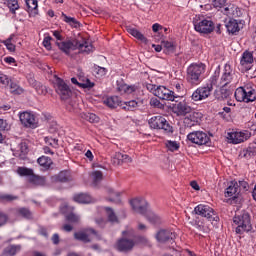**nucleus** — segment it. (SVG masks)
<instances>
[{
    "label": "nucleus",
    "mask_w": 256,
    "mask_h": 256,
    "mask_svg": "<svg viewBox=\"0 0 256 256\" xmlns=\"http://www.w3.org/2000/svg\"><path fill=\"white\" fill-rule=\"evenodd\" d=\"M240 189L239 184L236 181L230 182L229 186L226 188L224 192L225 197H230V203H237V199L239 197Z\"/></svg>",
    "instance_id": "obj_16"
},
{
    "label": "nucleus",
    "mask_w": 256,
    "mask_h": 256,
    "mask_svg": "<svg viewBox=\"0 0 256 256\" xmlns=\"http://www.w3.org/2000/svg\"><path fill=\"white\" fill-rule=\"evenodd\" d=\"M7 4V7H9L11 13L15 14L17 9H19V1L18 0H4Z\"/></svg>",
    "instance_id": "obj_44"
},
{
    "label": "nucleus",
    "mask_w": 256,
    "mask_h": 256,
    "mask_svg": "<svg viewBox=\"0 0 256 256\" xmlns=\"http://www.w3.org/2000/svg\"><path fill=\"white\" fill-rule=\"evenodd\" d=\"M90 178L92 180V185H94V187H97V185H99V182L103 181V172L99 170L92 171L90 173Z\"/></svg>",
    "instance_id": "obj_32"
},
{
    "label": "nucleus",
    "mask_w": 256,
    "mask_h": 256,
    "mask_svg": "<svg viewBox=\"0 0 256 256\" xmlns=\"http://www.w3.org/2000/svg\"><path fill=\"white\" fill-rule=\"evenodd\" d=\"M137 85H127L125 83L118 84V91L119 93L131 95L132 93H135L137 91Z\"/></svg>",
    "instance_id": "obj_26"
},
{
    "label": "nucleus",
    "mask_w": 256,
    "mask_h": 256,
    "mask_svg": "<svg viewBox=\"0 0 256 256\" xmlns=\"http://www.w3.org/2000/svg\"><path fill=\"white\" fill-rule=\"evenodd\" d=\"M130 205L136 213L140 215H145L147 213V200L143 198H134L130 201Z\"/></svg>",
    "instance_id": "obj_19"
},
{
    "label": "nucleus",
    "mask_w": 256,
    "mask_h": 256,
    "mask_svg": "<svg viewBox=\"0 0 256 256\" xmlns=\"http://www.w3.org/2000/svg\"><path fill=\"white\" fill-rule=\"evenodd\" d=\"M9 76L8 75H5L3 73H0V83L2 85H9Z\"/></svg>",
    "instance_id": "obj_59"
},
{
    "label": "nucleus",
    "mask_w": 256,
    "mask_h": 256,
    "mask_svg": "<svg viewBox=\"0 0 256 256\" xmlns=\"http://www.w3.org/2000/svg\"><path fill=\"white\" fill-rule=\"evenodd\" d=\"M150 106L155 107L156 109H163V107H165L163 103H161V101L156 97L150 99Z\"/></svg>",
    "instance_id": "obj_50"
},
{
    "label": "nucleus",
    "mask_w": 256,
    "mask_h": 256,
    "mask_svg": "<svg viewBox=\"0 0 256 256\" xmlns=\"http://www.w3.org/2000/svg\"><path fill=\"white\" fill-rule=\"evenodd\" d=\"M251 138V132L248 130L244 131H233L228 132L227 139L229 143H233V145H239V143H243Z\"/></svg>",
    "instance_id": "obj_9"
},
{
    "label": "nucleus",
    "mask_w": 256,
    "mask_h": 256,
    "mask_svg": "<svg viewBox=\"0 0 256 256\" xmlns=\"http://www.w3.org/2000/svg\"><path fill=\"white\" fill-rule=\"evenodd\" d=\"M253 52L245 51L242 54L240 65L245 71H249L253 67Z\"/></svg>",
    "instance_id": "obj_21"
},
{
    "label": "nucleus",
    "mask_w": 256,
    "mask_h": 256,
    "mask_svg": "<svg viewBox=\"0 0 256 256\" xmlns=\"http://www.w3.org/2000/svg\"><path fill=\"white\" fill-rule=\"evenodd\" d=\"M194 213L201 217H205L211 222L215 221V223H217L219 221V216L215 214V210L209 205L199 204L194 208Z\"/></svg>",
    "instance_id": "obj_7"
},
{
    "label": "nucleus",
    "mask_w": 256,
    "mask_h": 256,
    "mask_svg": "<svg viewBox=\"0 0 256 256\" xmlns=\"http://www.w3.org/2000/svg\"><path fill=\"white\" fill-rule=\"evenodd\" d=\"M225 27H226L228 33H232V35L235 34V33H238V31H240L239 23L235 19H230L226 23Z\"/></svg>",
    "instance_id": "obj_31"
},
{
    "label": "nucleus",
    "mask_w": 256,
    "mask_h": 256,
    "mask_svg": "<svg viewBox=\"0 0 256 256\" xmlns=\"http://www.w3.org/2000/svg\"><path fill=\"white\" fill-rule=\"evenodd\" d=\"M187 139L190 143H194L195 145H207V143L211 141L209 135L203 131L190 132L187 135Z\"/></svg>",
    "instance_id": "obj_12"
},
{
    "label": "nucleus",
    "mask_w": 256,
    "mask_h": 256,
    "mask_svg": "<svg viewBox=\"0 0 256 256\" xmlns=\"http://www.w3.org/2000/svg\"><path fill=\"white\" fill-rule=\"evenodd\" d=\"M29 183L32 185H36L38 187H45L47 185V179L45 176H39V175H33L30 178H28Z\"/></svg>",
    "instance_id": "obj_27"
},
{
    "label": "nucleus",
    "mask_w": 256,
    "mask_h": 256,
    "mask_svg": "<svg viewBox=\"0 0 256 256\" xmlns=\"http://www.w3.org/2000/svg\"><path fill=\"white\" fill-rule=\"evenodd\" d=\"M21 251V245H9L3 250L4 256H15Z\"/></svg>",
    "instance_id": "obj_29"
},
{
    "label": "nucleus",
    "mask_w": 256,
    "mask_h": 256,
    "mask_svg": "<svg viewBox=\"0 0 256 256\" xmlns=\"http://www.w3.org/2000/svg\"><path fill=\"white\" fill-rule=\"evenodd\" d=\"M37 163L40 167H43V169H49V167L53 165V160H51L47 156H41L40 158H38Z\"/></svg>",
    "instance_id": "obj_34"
},
{
    "label": "nucleus",
    "mask_w": 256,
    "mask_h": 256,
    "mask_svg": "<svg viewBox=\"0 0 256 256\" xmlns=\"http://www.w3.org/2000/svg\"><path fill=\"white\" fill-rule=\"evenodd\" d=\"M11 129V125L7 123V120L0 118V131H9Z\"/></svg>",
    "instance_id": "obj_55"
},
{
    "label": "nucleus",
    "mask_w": 256,
    "mask_h": 256,
    "mask_svg": "<svg viewBox=\"0 0 256 256\" xmlns=\"http://www.w3.org/2000/svg\"><path fill=\"white\" fill-rule=\"evenodd\" d=\"M148 124L150 125L151 129H162V131H164V133L167 135L173 133V126H171L169 121H167V119L161 115L151 117L148 120Z\"/></svg>",
    "instance_id": "obj_6"
},
{
    "label": "nucleus",
    "mask_w": 256,
    "mask_h": 256,
    "mask_svg": "<svg viewBox=\"0 0 256 256\" xmlns=\"http://www.w3.org/2000/svg\"><path fill=\"white\" fill-rule=\"evenodd\" d=\"M10 92L13 93V95H21V93H23V88H21L18 83L11 82Z\"/></svg>",
    "instance_id": "obj_47"
},
{
    "label": "nucleus",
    "mask_w": 256,
    "mask_h": 256,
    "mask_svg": "<svg viewBox=\"0 0 256 256\" xmlns=\"http://www.w3.org/2000/svg\"><path fill=\"white\" fill-rule=\"evenodd\" d=\"M19 119L24 127H29L30 129L37 128V120H35V115L31 112H22L19 114Z\"/></svg>",
    "instance_id": "obj_17"
},
{
    "label": "nucleus",
    "mask_w": 256,
    "mask_h": 256,
    "mask_svg": "<svg viewBox=\"0 0 256 256\" xmlns=\"http://www.w3.org/2000/svg\"><path fill=\"white\" fill-rule=\"evenodd\" d=\"M127 31L130 35H132V37L138 39V41H141L142 43H147V38L139 30L135 28H128Z\"/></svg>",
    "instance_id": "obj_33"
},
{
    "label": "nucleus",
    "mask_w": 256,
    "mask_h": 256,
    "mask_svg": "<svg viewBox=\"0 0 256 256\" xmlns=\"http://www.w3.org/2000/svg\"><path fill=\"white\" fill-rule=\"evenodd\" d=\"M238 188H239L240 190L243 189V191H248V190H249V183H247V182L244 181V180L239 181Z\"/></svg>",
    "instance_id": "obj_62"
},
{
    "label": "nucleus",
    "mask_w": 256,
    "mask_h": 256,
    "mask_svg": "<svg viewBox=\"0 0 256 256\" xmlns=\"http://www.w3.org/2000/svg\"><path fill=\"white\" fill-rule=\"evenodd\" d=\"M56 82H55V89L56 93L60 95L61 99H69V96L71 95V89L69 88V85L65 83V81L57 76H55Z\"/></svg>",
    "instance_id": "obj_13"
},
{
    "label": "nucleus",
    "mask_w": 256,
    "mask_h": 256,
    "mask_svg": "<svg viewBox=\"0 0 256 256\" xmlns=\"http://www.w3.org/2000/svg\"><path fill=\"white\" fill-rule=\"evenodd\" d=\"M36 93H38V95H47V87H45L44 85L38 84L36 86Z\"/></svg>",
    "instance_id": "obj_57"
},
{
    "label": "nucleus",
    "mask_w": 256,
    "mask_h": 256,
    "mask_svg": "<svg viewBox=\"0 0 256 256\" xmlns=\"http://www.w3.org/2000/svg\"><path fill=\"white\" fill-rule=\"evenodd\" d=\"M189 224L192 225V227H195V229H198V231L205 232V226L203 225V222L199 220V218L190 220Z\"/></svg>",
    "instance_id": "obj_43"
},
{
    "label": "nucleus",
    "mask_w": 256,
    "mask_h": 256,
    "mask_svg": "<svg viewBox=\"0 0 256 256\" xmlns=\"http://www.w3.org/2000/svg\"><path fill=\"white\" fill-rule=\"evenodd\" d=\"M26 6L30 15H37L39 13L37 0H26Z\"/></svg>",
    "instance_id": "obj_30"
},
{
    "label": "nucleus",
    "mask_w": 256,
    "mask_h": 256,
    "mask_svg": "<svg viewBox=\"0 0 256 256\" xmlns=\"http://www.w3.org/2000/svg\"><path fill=\"white\" fill-rule=\"evenodd\" d=\"M212 91L213 85L211 84L207 86H200L192 93L191 99L195 102L205 101V99H208L211 96Z\"/></svg>",
    "instance_id": "obj_10"
},
{
    "label": "nucleus",
    "mask_w": 256,
    "mask_h": 256,
    "mask_svg": "<svg viewBox=\"0 0 256 256\" xmlns=\"http://www.w3.org/2000/svg\"><path fill=\"white\" fill-rule=\"evenodd\" d=\"M226 1L225 0H214L213 5L216 9H221V7L225 6Z\"/></svg>",
    "instance_id": "obj_61"
},
{
    "label": "nucleus",
    "mask_w": 256,
    "mask_h": 256,
    "mask_svg": "<svg viewBox=\"0 0 256 256\" xmlns=\"http://www.w3.org/2000/svg\"><path fill=\"white\" fill-rule=\"evenodd\" d=\"M131 157L129 155L121 153V152H116L112 156V163L113 165H123V163H131Z\"/></svg>",
    "instance_id": "obj_23"
},
{
    "label": "nucleus",
    "mask_w": 256,
    "mask_h": 256,
    "mask_svg": "<svg viewBox=\"0 0 256 256\" xmlns=\"http://www.w3.org/2000/svg\"><path fill=\"white\" fill-rule=\"evenodd\" d=\"M53 38H51V36H45L44 40H43V47H45V49H47V51H51V40Z\"/></svg>",
    "instance_id": "obj_56"
},
{
    "label": "nucleus",
    "mask_w": 256,
    "mask_h": 256,
    "mask_svg": "<svg viewBox=\"0 0 256 256\" xmlns=\"http://www.w3.org/2000/svg\"><path fill=\"white\" fill-rule=\"evenodd\" d=\"M165 147L168 149V151L173 153L179 150V143L177 141L167 140L165 142Z\"/></svg>",
    "instance_id": "obj_45"
},
{
    "label": "nucleus",
    "mask_w": 256,
    "mask_h": 256,
    "mask_svg": "<svg viewBox=\"0 0 256 256\" xmlns=\"http://www.w3.org/2000/svg\"><path fill=\"white\" fill-rule=\"evenodd\" d=\"M162 49H164V53H166V55H170V53H174L175 45L173 44V42L163 40Z\"/></svg>",
    "instance_id": "obj_41"
},
{
    "label": "nucleus",
    "mask_w": 256,
    "mask_h": 256,
    "mask_svg": "<svg viewBox=\"0 0 256 256\" xmlns=\"http://www.w3.org/2000/svg\"><path fill=\"white\" fill-rule=\"evenodd\" d=\"M235 11H237V6L230 4L228 7L224 8L225 15H235Z\"/></svg>",
    "instance_id": "obj_54"
},
{
    "label": "nucleus",
    "mask_w": 256,
    "mask_h": 256,
    "mask_svg": "<svg viewBox=\"0 0 256 256\" xmlns=\"http://www.w3.org/2000/svg\"><path fill=\"white\" fill-rule=\"evenodd\" d=\"M156 97L162 101H175V99H179V95L165 86H157Z\"/></svg>",
    "instance_id": "obj_14"
},
{
    "label": "nucleus",
    "mask_w": 256,
    "mask_h": 256,
    "mask_svg": "<svg viewBox=\"0 0 256 256\" xmlns=\"http://www.w3.org/2000/svg\"><path fill=\"white\" fill-rule=\"evenodd\" d=\"M17 173H18V175H20V177H28V179L30 177H33V175L35 174L33 172V169L26 168V167H18Z\"/></svg>",
    "instance_id": "obj_38"
},
{
    "label": "nucleus",
    "mask_w": 256,
    "mask_h": 256,
    "mask_svg": "<svg viewBox=\"0 0 256 256\" xmlns=\"http://www.w3.org/2000/svg\"><path fill=\"white\" fill-rule=\"evenodd\" d=\"M1 199L3 201H15V199H17V196L7 194V195L1 196Z\"/></svg>",
    "instance_id": "obj_64"
},
{
    "label": "nucleus",
    "mask_w": 256,
    "mask_h": 256,
    "mask_svg": "<svg viewBox=\"0 0 256 256\" xmlns=\"http://www.w3.org/2000/svg\"><path fill=\"white\" fill-rule=\"evenodd\" d=\"M13 37L15 35H10V37L6 40H4L2 43H4L5 47L10 51L11 53L15 52V44H13Z\"/></svg>",
    "instance_id": "obj_46"
},
{
    "label": "nucleus",
    "mask_w": 256,
    "mask_h": 256,
    "mask_svg": "<svg viewBox=\"0 0 256 256\" xmlns=\"http://www.w3.org/2000/svg\"><path fill=\"white\" fill-rule=\"evenodd\" d=\"M56 45L66 55H70L71 51H76V49H79L81 53H91L93 51V45L85 40H82V42H79V40H66L56 42Z\"/></svg>",
    "instance_id": "obj_1"
},
{
    "label": "nucleus",
    "mask_w": 256,
    "mask_h": 256,
    "mask_svg": "<svg viewBox=\"0 0 256 256\" xmlns=\"http://www.w3.org/2000/svg\"><path fill=\"white\" fill-rule=\"evenodd\" d=\"M193 25L195 31L198 33H204L205 35H209V33H213V30L215 29V24L213 21L209 19H197L195 18L193 20Z\"/></svg>",
    "instance_id": "obj_8"
},
{
    "label": "nucleus",
    "mask_w": 256,
    "mask_h": 256,
    "mask_svg": "<svg viewBox=\"0 0 256 256\" xmlns=\"http://www.w3.org/2000/svg\"><path fill=\"white\" fill-rule=\"evenodd\" d=\"M146 89H147L150 93H152L153 95L156 96L157 85L147 83V84H146Z\"/></svg>",
    "instance_id": "obj_60"
},
{
    "label": "nucleus",
    "mask_w": 256,
    "mask_h": 256,
    "mask_svg": "<svg viewBox=\"0 0 256 256\" xmlns=\"http://www.w3.org/2000/svg\"><path fill=\"white\" fill-rule=\"evenodd\" d=\"M80 219L81 218L74 213H70L66 215V220L69 221V223H79Z\"/></svg>",
    "instance_id": "obj_52"
},
{
    "label": "nucleus",
    "mask_w": 256,
    "mask_h": 256,
    "mask_svg": "<svg viewBox=\"0 0 256 256\" xmlns=\"http://www.w3.org/2000/svg\"><path fill=\"white\" fill-rule=\"evenodd\" d=\"M234 97L239 103H253L256 100V90L251 84H247L238 87L234 92Z\"/></svg>",
    "instance_id": "obj_4"
},
{
    "label": "nucleus",
    "mask_w": 256,
    "mask_h": 256,
    "mask_svg": "<svg viewBox=\"0 0 256 256\" xmlns=\"http://www.w3.org/2000/svg\"><path fill=\"white\" fill-rule=\"evenodd\" d=\"M175 237L177 235L172 230H160L156 235L159 243H170L171 245L175 242Z\"/></svg>",
    "instance_id": "obj_18"
},
{
    "label": "nucleus",
    "mask_w": 256,
    "mask_h": 256,
    "mask_svg": "<svg viewBox=\"0 0 256 256\" xmlns=\"http://www.w3.org/2000/svg\"><path fill=\"white\" fill-rule=\"evenodd\" d=\"M73 208H71L69 205L64 204L61 206L60 211L61 213H63L64 215H67L68 211H71Z\"/></svg>",
    "instance_id": "obj_63"
},
{
    "label": "nucleus",
    "mask_w": 256,
    "mask_h": 256,
    "mask_svg": "<svg viewBox=\"0 0 256 256\" xmlns=\"http://www.w3.org/2000/svg\"><path fill=\"white\" fill-rule=\"evenodd\" d=\"M81 117L85 121H89V123H99V118L94 113H82Z\"/></svg>",
    "instance_id": "obj_42"
},
{
    "label": "nucleus",
    "mask_w": 256,
    "mask_h": 256,
    "mask_svg": "<svg viewBox=\"0 0 256 256\" xmlns=\"http://www.w3.org/2000/svg\"><path fill=\"white\" fill-rule=\"evenodd\" d=\"M201 114L199 112H190L188 116L184 118L185 127H195L199 123Z\"/></svg>",
    "instance_id": "obj_22"
},
{
    "label": "nucleus",
    "mask_w": 256,
    "mask_h": 256,
    "mask_svg": "<svg viewBox=\"0 0 256 256\" xmlns=\"http://www.w3.org/2000/svg\"><path fill=\"white\" fill-rule=\"evenodd\" d=\"M44 141L46 145H49L50 147H54V149H57L59 147V140L51 137H45Z\"/></svg>",
    "instance_id": "obj_49"
},
{
    "label": "nucleus",
    "mask_w": 256,
    "mask_h": 256,
    "mask_svg": "<svg viewBox=\"0 0 256 256\" xmlns=\"http://www.w3.org/2000/svg\"><path fill=\"white\" fill-rule=\"evenodd\" d=\"M71 83H73V85H77L81 89H93V87H95V83L91 82L89 79L79 82L77 81V78L73 77L71 78Z\"/></svg>",
    "instance_id": "obj_28"
},
{
    "label": "nucleus",
    "mask_w": 256,
    "mask_h": 256,
    "mask_svg": "<svg viewBox=\"0 0 256 256\" xmlns=\"http://www.w3.org/2000/svg\"><path fill=\"white\" fill-rule=\"evenodd\" d=\"M203 73H205V64L192 63L186 71V81L190 85H199L203 81Z\"/></svg>",
    "instance_id": "obj_3"
},
{
    "label": "nucleus",
    "mask_w": 256,
    "mask_h": 256,
    "mask_svg": "<svg viewBox=\"0 0 256 256\" xmlns=\"http://www.w3.org/2000/svg\"><path fill=\"white\" fill-rule=\"evenodd\" d=\"M121 107L125 111H135L139 107V103L135 100L124 102V103L122 102Z\"/></svg>",
    "instance_id": "obj_35"
},
{
    "label": "nucleus",
    "mask_w": 256,
    "mask_h": 256,
    "mask_svg": "<svg viewBox=\"0 0 256 256\" xmlns=\"http://www.w3.org/2000/svg\"><path fill=\"white\" fill-rule=\"evenodd\" d=\"M235 81V71L229 64H225L220 77V87H227V85Z\"/></svg>",
    "instance_id": "obj_11"
},
{
    "label": "nucleus",
    "mask_w": 256,
    "mask_h": 256,
    "mask_svg": "<svg viewBox=\"0 0 256 256\" xmlns=\"http://www.w3.org/2000/svg\"><path fill=\"white\" fill-rule=\"evenodd\" d=\"M97 237V231L93 228H87L84 231L76 232L74 234L75 239L78 241H83V243H89L91 241V237Z\"/></svg>",
    "instance_id": "obj_20"
},
{
    "label": "nucleus",
    "mask_w": 256,
    "mask_h": 256,
    "mask_svg": "<svg viewBox=\"0 0 256 256\" xmlns=\"http://www.w3.org/2000/svg\"><path fill=\"white\" fill-rule=\"evenodd\" d=\"M103 104L106 105V107H109L110 109H116V107H121L122 102L119 96H107L106 98H103Z\"/></svg>",
    "instance_id": "obj_24"
},
{
    "label": "nucleus",
    "mask_w": 256,
    "mask_h": 256,
    "mask_svg": "<svg viewBox=\"0 0 256 256\" xmlns=\"http://www.w3.org/2000/svg\"><path fill=\"white\" fill-rule=\"evenodd\" d=\"M133 237H135V230L131 227L126 228L122 231V238L116 243V249L124 253L133 251V247H135V240Z\"/></svg>",
    "instance_id": "obj_2"
},
{
    "label": "nucleus",
    "mask_w": 256,
    "mask_h": 256,
    "mask_svg": "<svg viewBox=\"0 0 256 256\" xmlns=\"http://www.w3.org/2000/svg\"><path fill=\"white\" fill-rule=\"evenodd\" d=\"M233 221L235 225H238L236 227V233L238 235L249 233V231L253 229V226L251 225V216L248 214V212L243 211L241 214L235 215Z\"/></svg>",
    "instance_id": "obj_5"
},
{
    "label": "nucleus",
    "mask_w": 256,
    "mask_h": 256,
    "mask_svg": "<svg viewBox=\"0 0 256 256\" xmlns=\"http://www.w3.org/2000/svg\"><path fill=\"white\" fill-rule=\"evenodd\" d=\"M103 209L106 211V215L110 223H119V219L117 218V215H115V211H113V209L109 207H104Z\"/></svg>",
    "instance_id": "obj_39"
},
{
    "label": "nucleus",
    "mask_w": 256,
    "mask_h": 256,
    "mask_svg": "<svg viewBox=\"0 0 256 256\" xmlns=\"http://www.w3.org/2000/svg\"><path fill=\"white\" fill-rule=\"evenodd\" d=\"M95 73H97V75H99L100 77H105V75H107V69L97 66L95 68Z\"/></svg>",
    "instance_id": "obj_58"
},
{
    "label": "nucleus",
    "mask_w": 256,
    "mask_h": 256,
    "mask_svg": "<svg viewBox=\"0 0 256 256\" xmlns=\"http://www.w3.org/2000/svg\"><path fill=\"white\" fill-rule=\"evenodd\" d=\"M62 17H63L64 23H67L68 25H70V27H74L75 29H77V27H79V25H80L79 21H77V19H75L74 17L67 16L63 12H62Z\"/></svg>",
    "instance_id": "obj_36"
},
{
    "label": "nucleus",
    "mask_w": 256,
    "mask_h": 256,
    "mask_svg": "<svg viewBox=\"0 0 256 256\" xmlns=\"http://www.w3.org/2000/svg\"><path fill=\"white\" fill-rule=\"evenodd\" d=\"M18 214L24 217L25 219H31V211L27 208L18 209Z\"/></svg>",
    "instance_id": "obj_53"
},
{
    "label": "nucleus",
    "mask_w": 256,
    "mask_h": 256,
    "mask_svg": "<svg viewBox=\"0 0 256 256\" xmlns=\"http://www.w3.org/2000/svg\"><path fill=\"white\" fill-rule=\"evenodd\" d=\"M146 218L150 223H159V216L151 211L146 213Z\"/></svg>",
    "instance_id": "obj_51"
},
{
    "label": "nucleus",
    "mask_w": 256,
    "mask_h": 256,
    "mask_svg": "<svg viewBox=\"0 0 256 256\" xmlns=\"http://www.w3.org/2000/svg\"><path fill=\"white\" fill-rule=\"evenodd\" d=\"M74 201L76 203H83V204L91 203V196L88 194H77L74 196Z\"/></svg>",
    "instance_id": "obj_40"
},
{
    "label": "nucleus",
    "mask_w": 256,
    "mask_h": 256,
    "mask_svg": "<svg viewBox=\"0 0 256 256\" xmlns=\"http://www.w3.org/2000/svg\"><path fill=\"white\" fill-rule=\"evenodd\" d=\"M69 172L68 171H62L58 175L52 177L53 181H58L60 183H67L69 181Z\"/></svg>",
    "instance_id": "obj_37"
},
{
    "label": "nucleus",
    "mask_w": 256,
    "mask_h": 256,
    "mask_svg": "<svg viewBox=\"0 0 256 256\" xmlns=\"http://www.w3.org/2000/svg\"><path fill=\"white\" fill-rule=\"evenodd\" d=\"M231 95V91L225 88V86H220L219 89L214 91V97L217 101H225Z\"/></svg>",
    "instance_id": "obj_25"
},
{
    "label": "nucleus",
    "mask_w": 256,
    "mask_h": 256,
    "mask_svg": "<svg viewBox=\"0 0 256 256\" xmlns=\"http://www.w3.org/2000/svg\"><path fill=\"white\" fill-rule=\"evenodd\" d=\"M134 242H135V245H142V246H145V245H149V240L143 236H137L135 237V233H134Z\"/></svg>",
    "instance_id": "obj_48"
},
{
    "label": "nucleus",
    "mask_w": 256,
    "mask_h": 256,
    "mask_svg": "<svg viewBox=\"0 0 256 256\" xmlns=\"http://www.w3.org/2000/svg\"><path fill=\"white\" fill-rule=\"evenodd\" d=\"M173 113L177 115V117H185V115H189L191 111H193V108L189 106L187 101L183 100L173 105L172 107Z\"/></svg>",
    "instance_id": "obj_15"
}]
</instances>
